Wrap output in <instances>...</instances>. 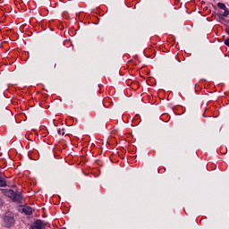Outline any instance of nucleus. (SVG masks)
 Instances as JSON below:
<instances>
[{"label":"nucleus","instance_id":"nucleus-1","mask_svg":"<svg viewBox=\"0 0 229 229\" xmlns=\"http://www.w3.org/2000/svg\"><path fill=\"white\" fill-rule=\"evenodd\" d=\"M15 224V218H13V216L12 215H5L4 216L3 225L5 226V228H11V226H13Z\"/></svg>","mask_w":229,"mask_h":229},{"label":"nucleus","instance_id":"nucleus-2","mask_svg":"<svg viewBox=\"0 0 229 229\" xmlns=\"http://www.w3.org/2000/svg\"><path fill=\"white\" fill-rule=\"evenodd\" d=\"M30 229H46V225L42 220H36L31 225Z\"/></svg>","mask_w":229,"mask_h":229},{"label":"nucleus","instance_id":"nucleus-3","mask_svg":"<svg viewBox=\"0 0 229 229\" xmlns=\"http://www.w3.org/2000/svg\"><path fill=\"white\" fill-rule=\"evenodd\" d=\"M22 199H24L22 194L14 193V197L13 198V201H14V203H22Z\"/></svg>","mask_w":229,"mask_h":229},{"label":"nucleus","instance_id":"nucleus-4","mask_svg":"<svg viewBox=\"0 0 229 229\" xmlns=\"http://www.w3.org/2000/svg\"><path fill=\"white\" fill-rule=\"evenodd\" d=\"M22 212L26 214V216H31V214H33V208H31V207H23Z\"/></svg>","mask_w":229,"mask_h":229},{"label":"nucleus","instance_id":"nucleus-5","mask_svg":"<svg viewBox=\"0 0 229 229\" xmlns=\"http://www.w3.org/2000/svg\"><path fill=\"white\" fill-rule=\"evenodd\" d=\"M15 191H13V190H8L5 192V196H7L8 198H11V199H13L14 196H15Z\"/></svg>","mask_w":229,"mask_h":229},{"label":"nucleus","instance_id":"nucleus-6","mask_svg":"<svg viewBox=\"0 0 229 229\" xmlns=\"http://www.w3.org/2000/svg\"><path fill=\"white\" fill-rule=\"evenodd\" d=\"M0 187H6V180L0 175Z\"/></svg>","mask_w":229,"mask_h":229},{"label":"nucleus","instance_id":"nucleus-7","mask_svg":"<svg viewBox=\"0 0 229 229\" xmlns=\"http://www.w3.org/2000/svg\"><path fill=\"white\" fill-rule=\"evenodd\" d=\"M217 6L220 8V10H226V5L223 3H218Z\"/></svg>","mask_w":229,"mask_h":229},{"label":"nucleus","instance_id":"nucleus-8","mask_svg":"<svg viewBox=\"0 0 229 229\" xmlns=\"http://www.w3.org/2000/svg\"><path fill=\"white\" fill-rule=\"evenodd\" d=\"M224 10H225V12L223 13L222 16H223V17H228V15H229V10H228V8L224 9Z\"/></svg>","mask_w":229,"mask_h":229},{"label":"nucleus","instance_id":"nucleus-9","mask_svg":"<svg viewBox=\"0 0 229 229\" xmlns=\"http://www.w3.org/2000/svg\"><path fill=\"white\" fill-rule=\"evenodd\" d=\"M58 135H65V131L64 130L57 131Z\"/></svg>","mask_w":229,"mask_h":229},{"label":"nucleus","instance_id":"nucleus-10","mask_svg":"<svg viewBox=\"0 0 229 229\" xmlns=\"http://www.w3.org/2000/svg\"><path fill=\"white\" fill-rule=\"evenodd\" d=\"M225 45L229 47V38L225 39Z\"/></svg>","mask_w":229,"mask_h":229}]
</instances>
